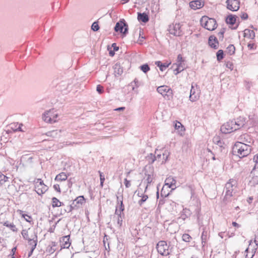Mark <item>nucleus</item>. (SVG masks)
<instances>
[{
    "label": "nucleus",
    "mask_w": 258,
    "mask_h": 258,
    "mask_svg": "<svg viewBox=\"0 0 258 258\" xmlns=\"http://www.w3.org/2000/svg\"><path fill=\"white\" fill-rule=\"evenodd\" d=\"M252 150L251 146L249 144L236 142L232 148V154L240 158L247 156Z\"/></svg>",
    "instance_id": "1"
},
{
    "label": "nucleus",
    "mask_w": 258,
    "mask_h": 258,
    "mask_svg": "<svg viewBox=\"0 0 258 258\" xmlns=\"http://www.w3.org/2000/svg\"><path fill=\"white\" fill-rule=\"evenodd\" d=\"M237 181L233 179H230L225 184L224 187L225 195L223 199V202L227 204L231 201V198L233 197V192L236 187Z\"/></svg>",
    "instance_id": "2"
},
{
    "label": "nucleus",
    "mask_w": 258,
    "mask_h": 258,
    "mask_svg": "<svg viewBox=\"0 0 258 258\" xmlns=\"http://www.w3.org/2000/svg\"><path fill=\"white\" fill-rule=\"evenodd\" d=\"M200 22L202 27L209 31H213L217 27L216 20L214 18H210L207 16H203L201 19Z\"/></svg>",
    "instance_id": "3"
},
{
    "label": "nucleus",
    "mask_w": 258,
    "mask_h": 258,
    "mask_svg": "<svg viewBox=\"0 0 258 258\" xmlns=\"http://www.w3.org/2000/svg\"><path fill=\"white\" fill-rule=\"evenodd\" d=\"M114 30L115 32H119L121 33L123 36H125L128 33V24L124 19H121L116 23Z\"/></svg>",
    "instance_id": "4"
},
{
    "label": "nucleus",
    "mask_w": 258,
    "mask_h": 258,
    "mask_svg": "<svg viewBox=\"0 0 258 258\" xmlns=\"http://www.w3.org/2000/svg\"><path fill=\"white\" fill-rule=\"evenodd\" d=\"M169 245L165 241H160L156 245L157 250L160 254L163 256H166L170 254Z\"/></svg>",
    "instance_id": "5"
},
{
    "label": "nucleus",
    "mask_w": 258,
    "mask_h": 258,
    "mask_svg": "<svg viewBox=\"0 0 258 258\" xmlns=\"http://www.w3.org/2000/svg\"><path fill=\"white\" fill-rule=\"evenodd\" d=\"M157 91L165 100H169L172 98V90L167 86L163 85L158 87Z\"/></svg>",
    "instance_id": "6"
},
{
    "label": "nucleus",
    "mask_w": 258,
    "mask_h": 258,
    "mask_svg": "<svg viewBox=\"0 0 258 258\" xmlns=\"http://www.w3.org/2000/svg\"><path fill=\"white\" fill-rule=\"evenodd\" d=\"M181 25L180 23L172 24L169 25L168 31L169 33L175 36H181L184 33L181 29Z\"/></svg>",
    "instance_id": "7"
},
{
    "label": "nucleus",
    "mask_w": 258,
    "mask_h": 258,
    "mask_svg": "<svg viewBox=\"0 0 258 258\" xmlns=\"http://www.w3.org/2000/svg\"><path fill=\"white\" fill-rule=\"evenodd\" d=\"M255 162V165L250 173L251 179L249 182L253 186L258 184V161H256Z\"/></svg>",
    "instance_id": "8"
},
{
    "label": "nucleus",
    "mask_w": 258,
    "mask_h": 258,
    "mask_svg": "<svg viewBox=\"0 0 258 258\" xmlns=\"http://www.w3.org/2000/svg\"><path fill=\"white\" fill-rule=\"evenodd\" d=\"M234 121L230 120L223 124L221 127V131L225 134H229L236 131L234 126Z\"/></svg>",
    "instance_id": "9"
},
{
    "label": "nucleus",
    "mask_w": 258,
    "mask_h": 258,
    "mask_svg": "<svg viewBox=\"0 0 258 258\" xmlns=\"http://www.w3.org/2000/svg\"><path fill=\"white\" fill-rule=\"evenodd\" d=\"M195 87L193 84L191 85V88L190 89V95L189 96V100L191 102H195L198 100L200 97V90L198 88L197 85Z\"/></svg>",
    "instance_id": "10"
},
{
    "label": "nucleus",
    "mask_w": 258,
    "mask_h": 258,
    "mask_svg": "<svg viewBox=\"0 0 258 258\" xmlns=\"http://www.w3.org/2000/svg\"><path fill=\"white\" fill-rule=\"evenodd\" d=\"M201 228H202V230L201 235L202 244L203 247H204L206 245L208 240L209 239L210 231L208 228L204 226H202Z\"/></svg>",
    "instance_id": "11"
},
{
    "label": "nucleus",
    "mask_w": 258,
    "mask_h": 258,
    "mask_svg": "<svg viewBox=\"0 0 258 258\" xmlns=\"http://www.w3.org/2000/svg\"><path fill=\"white\" fill-rule=\"evenodd\" d=\"M227 8L231 11H237L239 9L240 2L239 0H227Z\"/></svg>",
    "instance_id": "12"
},
{
    "label": "nucleus",
    "mask_w": 258,
    "mask_h": 258,
    "mask_svg": "<svg viewBox=\"0 0 258 258\" xmlns=\"http://www.w3.org/2000/svg\"><path fill=\"white\" fill-rule=\"evenodd\" d=\"M86 199L83 196H80L77 197L73 201V205L75 206L77 209L82 208V206L85 203Z\"/></svg>",
    "instance_id": "13"
},
{
    "label": "nucleus",
    "mask_w": 258,
    "mask_h": 258,
    "mask_svg": "<svg viewBox=\"0 0 258 258\" xmlns=\"http://www.w3.org/2000/svg\"><path fill=\"white\" fill-rule=\"evenodd\" d=\"M233 121V125L235 128H236V131H237L245 125L246 123V118L242 116H239Z\"/></svg>",
    "instance_id": "14"
},
{
    "label": "nucleus",
    "mask_w": 258,
    "mask_h": 258,
    "mask_svg": "<svg viewBox=\"0 0 258 258\" xmlns=\"http://www.w3.org/2000/svg\"><path fill=\"white\" fill-rule=\"evenodd\" d=\"M208 44L211 48L217 49L219 47V43L216 36L211 35L208 38Z\"/></svg>",
    "instance_id": "15"
},
{
    "label": "nucleus",
    "mask_w": 258,
    "mask_h": 258,
    "mask_svg": "<svg viewBox=\"0 0 258 258\" xmlns=\"http://www.w3.org/2000/svg\"><path fill=\"white\" fill-rule=\"evenodd\" d=\"M70 235H66L65 236H62L60 238V245L61 248H69L71 242L70 241Z\"/></svg>",
    "instance_id": "16"
},
{
    "label": "nucleus",
    "mask_w": 258,
    "mask_h": 258,
    "mask_svg": "<svg viewBox=\"0 0 258 258\" xmlns=\"http://www.w3.org/2000/svg\"><path fill=\"white\" fill-rule=\"evenodd\" d=\"M37 233L34 231L31 234V239L28 240V243L31 246V247H34V248H36L37 244Z\"/></svg>",
    "instance_id": "17"
},
{
    "label": "nucleus",
    "mask_w": 258,
    "mask_h": 258,
    "mask_svg": "<svg viewBox=\"0 0 258 258\" xmlns=\"http://www.w3.org/2000/svg\"><path fill=\"white\" fill-rule=\"evenodd\" d=\"M117 199V205L115 207V209L118 210V213L120 212V214H122L124 211V206L123 203V196L121 195L120 198L118 196H116Z\"/></svg>",
    "instance_id": "18"
},
{
    "label": "nucleus",
    "mask_w": 258,
    "mask_h": 258,
    "mask_svg": "<svg viewBox=\"0 0 258 258\" xmlns=\"http://www.w3.org/2000/svg\"><path fill=\"white\" fill-rule=\"evenodd\" d=\"M165 183L164 186H167L168 188H171L172 190L176 188L175 184L176 183V180L172 177H168L165 180Z\"/></svg>",
    "instance_id": "19"
},
{
    "label": "nucleus",
    "mask_w": 258,
    "mask_h": 258,
    "mask_svg": "<svg viewBox=\"0 0 258 258\" xmlns=\"http://www.w3.org/2000/svg\"><path fill=\"white\" fill-rule=\"evenodd\" d=\"M240 142L251 145L253 143V140L247 134H243L239 137Z\"/></svg>",
    "instance_id": "20"
},
{
    "label": "nucleus",
    "mask_w": 258,
    "mask_h": 258,
    "mask_svg": "<svg viewBox=\"0 0 258 258\" xmlns=\"http://www.w3.org/2000/svg\"><path fill=\"white\" fill-rule=\"evenodd\" d=\"M204 6V4L202 3L200 0H196L189 3V7L193 10H197L202 8Z\"/></svg>",
    "instance_id": "21"
},
{
    "label": "nucleus",
    "mask_w": 258,
    "mask_h": 258,
    "mask_svg": "<svg viewBox=\"0 0 258 258\" xmlns=\"http://www.w3.org/2000/svg\"><path fill=\"white\" fill-rule=\"evenodd\" d=\"M138 20L140 22L144 23H147L149 21V17L146 13H138Z\"/></svg>",
    "instance_id": "22"
},
{
    "label": "nucleus",
    "mask_w": 258,
    "mask_h": 258,
    "mask_svg": "<svg viewBox=\"0 0 258 258\" xmlns=\"http://www.w3.org/2000/svg\"><path fill=\"white\" fill-rule=\"evenodd\" d=\"M237 18V17L236 15L230 14L226 17L225 22L227 24L233 25L236 23Z\"/></svg>",
    "instance_id": "23"
},
{
    "label": "nucleus",
    "mask_w": 258,
    "mask_h": 258,
    "mask_svg": "<svg viewBox=\"0 0 258 258\" xmlns=\"http://www.w3.org/2000/svg\"><path fill=\"white\" fill-rule=\"evenodd\" d=\"M61 130H55L46 132L45 135L53 138H57L60 136Z\"/></svg>",
    "instance_id": "24"
},
{
    "label": "nucleus",
    "mask_w": 258,
    "mask_h": 258,
    "mask_svg": "<svg viewBox=\"0 0 258 258\" xmlns=\"http://www.w3.org/2000/svg\"><path fill=\"white\" fill-rule=\"evenodd\" d=\"M114 73L115 76H120L123 73V68L119 63H116L113 66Z\"/></svg>",
    "instance_id": "25"
},
{
    "label": "nucleus",
    "mask_w": 258,
    "mask_h": 258,
    "mask_svg": "<svg viewBox=\"0 0 258 258\" xmlns=\"http://www.w3.org/2000/svg\"><path fill=\"white\" fill-rule=\"evenodd\" d=\"M50 113L51 110H49V111L45 112L42 114V119L45 122L50 123H52L53 118L50 116Z\"/></svg>",
    "instance_id": "26"
},
{
    "label": "nucleus",
    "mask_w": 258,
    "mask_h": 258,
    "mask_svg": "<svg viewBox=\"0 0 258 258\" xmlns=\"http://www.w3.org/2000/svg\"><path fill=\"white\" fill-rule=\"evenodd\" d=\"M115 214L117 216V223L119 227H120L122 224V221L124 217V214L123 213H122V214H120V212L118 213V210L116 209H115Z\"/></svg>",
    "instance_id": "27"
},
{
    "label": "nucleus",
    "mask_w": 258,
    "mask_h": 258,
    "mask_svg": "<svg viewBox=\"0 0 258 258\" xmlns=\"http://www.w3.org/2000/svg\"><path fill=\"white\" fill-rule=\"evenodd\" d=\"M244 37H247L249 39H253L255 37V33L253 30L246 29L244 31Z\"/></svg>",
    "instance_id": "28"
},
{
    "label": "nucleus",
    "mask_w": 258,
    "mask_h": 258,
    "mask_svg": "<svg viewBox=\"0 0 258 258\" xmlns=\"http://www.w3.org/2000/svg\"><path fill=\"white\" fill-rule=\"evenodd\" d=\"M171 62L167 63V62H164L162 63L160 61H157L155 62V64L160 69V70L161 71H163L165 70L170 64Z\"/></svg>",
    "instance_id": "29"
},
{
    "label": "nucleus",
    "mask_w": 258,
    "mask_h": 258,
    "mask_svg": "<svg viewBox=\"0 0 258 258\" xmlns=\"http://www.w3.org/2000/svg\"><path fill=\"white\" fill-rule=\"evenodd\" d=\"M67 178L68 175L66 173L62 172L55 176L54 180L56 181H63L66 180Z\"/></svg>",
    "instance_id": "30"
},
{
    "label": "nucleus",
    "mask_w": 258,
    "mask_h": 258,
    "mask_svg": "<svg viewBox=\"0 0 258 258\" xmlns=\"http://www.w3.org/2000/svg\"><path fill=\"white\" fill-rule=\"evenodd\" d=\"M191 214V212L189 209L184 208L181 214V218L184 220L185 219L189 217Z\"/></svg>",
    "instance_id": "31"
},
{
    "label": "nucleus",
    "mask_w": 258,
    "mask_h": 258,
    "mask_svg": "<svg viewBox=\"0 0 258 258\" xmlns=\"http://www.w3.org/2000/svg\"><path fill=\"white\" fill-rule=\"evenodd\" d=\"M38 187V186H37V187L36 188H35V190L37 193V194L40 196L43 194L48 189V187L46 185H43L42 186H40L39 187Z\"/></svg>",
    "instance_id": "32"
},
{
    "label": "nucleus",
    "mask_w": 258,
    "mask_h": 258,
    "mask_svg": "<svg viewBox=\"0 0 258 258\" xmlns=\"http://www.w3.org/2000/svg\"><path fill=\"white\" fill-rule=\"evenodd\" d=\"M213 142L216 145L215 147L220 146L224 145V143L221 140L219 136H215L213 139Z\"/></svg>",
    "instance_id": "33"
},
{
    "label": "nucleus",
    "mask_w": 258,
    "mask_h": 258,
    "mask_svg": "<svg viewBox=\"0 0 258 258\" xmlns=\"http://www.w3.org/2000/svg\"><path fill=\"white\" fill-rule=\"evenodd\" d=\"M63 205H64L63 203L59 201L56 198H52V207L53 208L59 207Z\"/></svg>",
    "instance_id": "34"
},
{
    "label": "nucleus",
    "mask_w": 258,
    "mask_h": 258,
    "mask_svg": "<svg viewBox=\"0 0 258 258\" xmlns=\"http://www.w3.org/2000/svg\"><path fill=\"white\" fill-rule=\"evenodd\" d=\"M215 150H216L217 152H220L222 155H225L227 154L228 150L227 148H226V145L224 144V145H222L221 147L220 146L219 147H215Z\"/></svg>",
    "instance_id": "35"
},
{
    "label": "nucleus",
    "mask_w": 258,
    "mask_h": 258,
    "mask_svg": "<svg viewBox=\"0 0 258 258\" xmlns=\"http://www.w3.org/2000/svg\"><path fill=\"white\" fill-rule=\"evenodd\" d=\"M145 174L147 176V179H146V181L147 182V185L145 188V191H144L145 192L147 191V189L149 184H150L152 182L153 177L154 174H153V172H151V173H150V174H147L145 172Z\"/></svg>",
    "instance_id": "36"
},
{
    "label": "nucleus",
    "mask_w": 258,
    "mask_h": 258,
    "mask_svg": "<svg viewBox=\"0 0 258 258\" xmlns=\"http://www.w3.org/2000/svg\"><path fill=\"white\" fill-rule=\"evenodd\" d=\"M149 164H152L156 160V156L152 153H150L146 157Z\"/></svg>",
    "instance_id": "37"
},
{
    "label": "nucleus",
    "mask_w": 258,
    "mask_h": 258,
    "mask_svg": "<svg viewBox=\"0 0 258 258\" xmlns=\"http://www.w3.org/2000/svg\"><path fill=\"white\" fill-rule=\"evenodd\" d=\"M156 197L157 199V201L158 202V207H161L162 205H163L165 204V197H161L159 199V189H158L157 191L156 192Z\"/></svg>",
    "instance_id": "38"
},
{
    "label": "nucleus",
    "mask_w": 258,
    "mask_h": 258,
    "mask_svg": "<svg viewBox=\"0 0 258 258\" xmlns=\"http://www.w3.org/2000/svg\"><path fill=\"white\" fill-rule=\"evenodd\" d=\"M142 84V83L137 79L135 78L134 81L131 82V85L132 86L133 90H135V88H138Z\"/></svg>",
    "instance_id": "39"
},
{
    "label": "nucleus",
    "mask_w": 258,
    "mask_h": 258,
    "mask_svg": "<svg viewBox=\"0 0 258 258\" xmlns=\"http://www.w3.org/2000/svg\"><path fill=\"white\" fill-rule=\"evenodd\" d=\"M141 199L138 201V205L142 207L143 204L148 200V196L145 194H141Z\"/></svg>",
    "instance_id": "40"
},
{
    "label": "nucleus",
    "mask_w": 258,
    "mask_h": 258,
    "mask_svg": "<svg viewBox=\"0 0 258 258\" xmlns=\"http://www.w3.org/2000/svg\"><path fill=\"white\" fill-rule=\"evenodd\" d=\"M168 188L167 187V186L163 185L160 193L161 197H167L168 196L169 192L168 191Z\"/></svg>",
    "instance_id": "41"
},
{
    "label": "nucleus",
    "mask_w": 258,
    "mask_h": 258,
    "mask_svg": "<svg viewBox=\"0 0 258 258\" xmlns=\"http://www.w3.org/2000/svg\"><path fill=\"white\" fill-rule=\"evenodd\" d=\"M21 234L23 238L27 241L29 240V239H31V234H29L28 231L26 229L22 230L21 232Z\"/></svg>",
    "instance_id": "42"
},
{
    "label": "nucleus",
    "mask_w": 258,
    "mask_h": 258,
    "mask_svg": "<svg viewBox=\"0 0 258 258\" xmlns=\"http://www.w3.org/2000/svg\"><path fill=\"white\" fill-rule=\"evenodd\" d=\"M9 177L0 171V185H3L8 180Z\"/></svg>",
    "instance_id": "43"
},
{
    "label": "nucleus",
    "mask_w": 258,
    "mask_h": 258,
    "mask_svg": "<svg viewBox=\"0 0 258 258\" xmlns=\"http://www.w3.org/2000/svg\"><path fill=\"white\" fill-rule=\"evenodd\" d=\"M217 59L218 61H220L224 57V51L222 49L219 50L216 53Z\"/></svg>",
    "instance_id": "44"
},
{
    "label": "nucleus",
    "mask_w": 258,
    "mask_h": 258,
    "mask_svg": "<svg viewBox=\"0 0 258 258\" xmlns=\"http://www.w3.org/2000/svg\"><path fill=\"white\" fill-rule=\"evenodd\" d=\"M227 51L228 53L231 55L235 53V47L233 44H230L227 47Z\"/></svg>",
    "instance_id": "45"
},
{
    "label": "nucleus",
    "mask_w": 258,
    "mask_h": 258,
    "mask_svg": "<svg viewBox=\"0 0 258 258\" xmlns=\"http://www.w3.org/2000/svg\"><path fill=\"white\" fill-rule=\"evenodd\" d=\"M140 70L144 73H147L148 71H150V68L149 66L147 63L141 65L140 67Z\"/></svg>",
    "instance_id": "46"
},
{
    "label": "nucleus",
    "mask_w": 258,
    "mask_h": 258,
    "mask_svg": "<svg viewBox=\"0 0 258 258\" xmlns=\"http://www.w3.org/2000/svg\"><path fill=\"white\" fill-rule=\"evenodd\" d=\"M169 152L168 151H165L164 153L162 154L163 160L161 161V164H164L168 160L169 156Z\"/></svg>",
    "instance_id": "47"
},
{
    "label": "nucleus",
    "mask_w": 258,
    "mask_h": 258,
    "mask_svg": "<svg viewBox=\"0 0 258 258\" xmlns=\"http://www.w3.org/2000/svg\"><path fill=\"white\" fill-rule=\"evenodd\" d=\"M226 28H222L221 29L220 32L218 33V35L220 40L222 41L224 38V34L226 31Z\"/></svg>",
    "instance_id": "48"
},
{
    "label": "nucleus",
    "mask_w": 258,
    "mask_h": 258,
    "mask_svg": "<svg viewBox=\"0 0 258 258\" xmlns=\"http://www.w3.org/2000/svg\"><path fill=\"white\" fill-rule=\"evenodd\" d=\"M100 27L98 25V21H95L93 23L91 26V29L93 31L96 32L99 30Z\"/></svg>",
    "instance_id": "49"
},
{
    "label": "nucleus",
    "mask_w": 258,
    "mask_h": 258,
    "mask_svg": "<svg viewBox=\"0 0 258 258\" xmlns=\"http://www.w3.org/2000/svg\"><path fill=\"white\" fill-rule=\"evenodd\" d=\"M176 66V68L174 70V74L177 75L178 74L182 72L184 69L182 67V65L175 64Z\"/></svg>",
    "instance_id": "50"
},
{
    "label": "nucleus",
    "mask_w": 258,
    "mask_h": 258,
    "mask_svg": "<svg viewBox=\"0 0 258 258\" xmlns=\"http://www.w3.org/2000/svg\"><path fill=\"white\" fill-rule=\"evenodd\" d=\"M184 60L183 59L182 55L181 54H179L177 55V62L176 63H174L173 65L178 64L182 65V62H183Z\"/></svg>",
    "instance_id": "51"
},
{
    "label": "nucleus",
    "mask_w": 258,
    "mask_h": 258,
    "mask_svg": "<svg viewBox=\"0 0 258 258\" xmlns=\"http://www.w3.org/2000/svg\"><path fill=\"white\" fill-rule=\"evenodd\" d=\"M37 181L35 182V188H36L37 187V186H38V187H39L40 186L46 185L45 184H44L43 181L41 179L38 178L37 179Z\"/></svg>",
    "instance_id": "52"
},
{
    "label": "nucleus",
    "mask_w": 258,
    "mask_h": 258,
    "mask_svg": "<svg viewBox=\"0 0 258 258\" xmlns=\"http://www.w3.org/2000/svg\"><path fill=\"white\" fill-rule=\"evenodd\" d=\"M182 238L185 242H189L191 237L189 234L185 233L183 234Z\"/></svg>",
    "instance_id": "53"
},
{
    "label": "nucleus",
    "mask_w": 258,
    "mask_h": 258,
    "mask_svg": "<svg viewBox=\"0 0 258 258\" xmlns=\"http://www.w3.org/2000/svg\"><path fill=\"white\" fill-rule=\"evenodd\" d=\"M96 91L100 94H101L104 92V87L101 85H98L96 87Z\"/></svg>",
    "instance_id": "54"
},
{
    "label": "nucleus",
    "mask_w": 258,
    "mask_h": 258,
    "mask_svg": "<svg viewBox=\"0 0 258 258\" xmlns=\"http://www.w3.org/2000/svg\"><path fill=\"white\" fill-rule=\"evenodd\" d=\"M226 67L229 69L230 70H233L234 66L232 62L228 61L225 62Z\"/></svg>",
    "instance_id": "55"
},
{
    "label": "nucleus",
    "mask_w": 258,
    "mask_h": 258,
    "mask_svg": "<svg viewBox=\"0 0 258 258\" xmlns=\"http://www.w3.org/2000/svg\"><path fill=\"white\" fill-rule=\"evenodd\" d=\"M8 228H9L13 232H17L18 231L17 228L16 227V225H14L13 223L10 224Z\"/></svg>",
    "instance_id": "56"
},
{
    "label": "nucleus",
    "mask_w": 258,
    "mask_h": 258,
    "mask_svg": "<svg viewBox=\"0 0 258 258\" xmlns=\"http://www.w3.org/2000/svg\"><path fill=\"white\" fill-rule=\"evenodd\" d=\"M68 212H71L74 210H77L75 206L73 205V203L67 207Z\"/></svg>",
    "instance_id": "57"
},
{
    "label": "nucleus",
    "mask_w": 258,
    "mask_h": 258,
    "mask_svg": "<svg viewBox=\"0 0 258 258\" xmlns=\"http://www.w3.org/2000/svg\"><path fill=\"white\" fill-rule=\"evenodd\" d=\"M247 47L249 50H254L256 49V46L254 43H249L247 45Z\"/></svg>",
    "instance_id": "58"
},
{
    "label": "nucleus",
    "mask_w": 258,
    "mask_h": 258,
    "mask_svg": "<svg viewBox=\"0 0 258 258\" xmlns=\"http://www.w3.org/2000/svg\"><path fill=\"white\" fill-rule=\"evenodd\" d=\"M254 242L255 243L256 245H258V229L256 231V233L255 234V238L254 239Z\"/></svg>",
    "instance_id": "59"
},
{
    "label": "nucleus",
    "mask_w": 258,
    "mask_h": 258,
    "mask_svg": "<svg viewBox=\"0 0 258 258\" xmlns=\"http://www.w3.org/2000/svg\"><path fill=\"white\" fill-rule=\"evenodd\" d=\"M240 17L241 19L245 20L248 19V16L247 13H243L241 14Z\"/></svg>",
    "instance_id": "60"
},
{
    "label": "nucleus",
    "mask_w": 258,
    "mask_h": 258,
    "mask_svg": "<svg viewBox=\"0 0 258 258\" xmlns=\"http://www.w3.org/2000/svg\"><path fill=\"white\" fill-rule=\"evenodd\" d=\"M124 183L126 188H128L131 186L130 181L128 180L126 178L124 179Z\"/></svg>",
    "instance_id": "61"
},
{
    "label": "nucleus",
    "mask_w": 258,
    "mask_h": 258,
    "mask_svg": "<svg viewBox=\"0 0 258 258\" xmlns=\"http://www.w3.org/2000/svg\"><path fill=\"white\" fill-rule=\"evenodd\" d=\"M53 188L54 189L57 191V192H58L59 193H60L61 192V190H60V188L59 187V185L58 184H55L53 185Z\"/></svg>",
    "instance_id": "62"
},
{
    "label": "nucleus",
    "mask_w": 258,
    "mask_h": 258,
    "mask_svg": "<svg viewBox=\"0 0 258 258\" xmlns=\"http://www.w3.org/2000/svg\"><path fill=\"white\" fill-rule=\"evenodd\" d=\"M22 216L25 219L26 221L30 222L29 221V219H31V217L30 216H29L27 214H23Z\"/></svg>",
    "instance_id": "63"
},
{
    "label": "nucleus",
    "mask_w": 258,
    "mask_h": 258,
    "mask_svg": "<svg viewBox=\"0 0 258 258\" xmlns=\"http://www.w3.org/2000/svg\"><path fill=\"white\" fill-rule=\"evenodd\" d=\"M200 211H201V209H199V208H197V209H196V210H195V211H196V216H197V219H198V220H199V218H200Z\"/></svg>",
    "instance_id": "64"
}]
</instances>
